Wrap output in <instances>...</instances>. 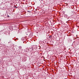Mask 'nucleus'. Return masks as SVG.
Listing matches in <instances>:
<instances>
[{"label":"nucleus","mask_w":79,"mask_h":79,"mask_svg":"<svg viewBox=\"0 0 79 79\" xmlns=\"http://www.w3.org/2000/svg\"><path fill=\"white\" fill-rule=\"evenodd\" d=\"M8 17H10V16L9 15H8Z\"/></svg>","instance_id":"nucleus-3"},{"label":"nucleus","mask_w":79,"mask_h":79,"mask_svg":"<svg viewBox=\"0 0 79 79\" xmlns=\"http://www.w3.org/2000/svg\"><path fill=\"white\" fill-rule=\"evenodd\" d=\"M20 47V48H21V47H19V48Z\"/></svg>","instance_id":"nucleus-5"},{"label":"nucleus","mask_w":79,"mask_h":79,"mask_svg":"<svg viewBox=\"0 0 79 79\" xmlns=\"http://www.w3.org/2000/svg\"><path fill=\"white\" fill-rule=\"evenodd\" d=\"M15 8H18V7H16V6H15Z\"/></svg>","instance_id":"nucleus-2"},{"label":"nucleus","mask_w":79,"mask_h":79,"mask_svg":"<svg viewBox=\"0 0 79 79\" xmlns=\"http://www.w3.org/2000/svg\"><path fill=\"white\" fill-rule=\"evenodd\" d=\"M51 37H52V36H51V35L49 36L50 38H51Z\"/></svg>","instance_id":"nucleus-1"},{"label":"nucleus","mask_w":79,"mask_h":79,"mask_svg":"<svg viewBox=\"0 0 79 79\" xmlns=\"http://www.w3.org/2000/svg\"><path fill=\"white\" fill-rule=\"evenodd\" d=\"M16 39H17V40H18V39L17 38Z\"/></svg>","instance_id":"nucleus-4"}]
</instances>
